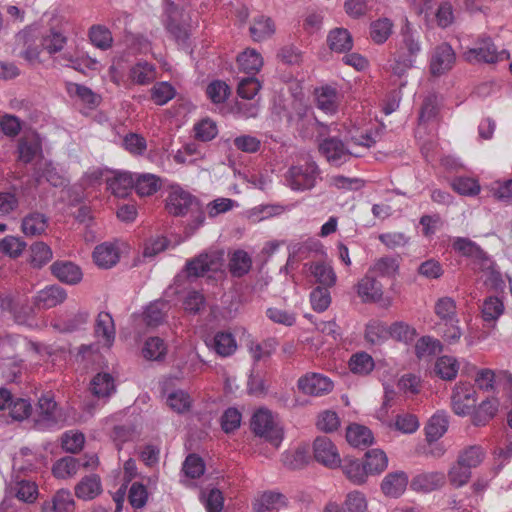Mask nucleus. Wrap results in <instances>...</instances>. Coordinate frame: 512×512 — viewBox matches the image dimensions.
I'll list each match as a JSON object with an SVG mask.
<instances>
[{
	"label": "nucleus",
	"instance_id": "nucleus-34",
	"mask_svg": "<svg viewBox=\"0 0 512 512\" xmlns=\"http://www.w3.org/2000/svg\"><path fill=\"white\" fill-rule=\"evenodd\" d=\"M249 31L254 41H263L275 33V24L270 17L260 15L253 19Z\"/></svg>",
	"mask_w": 512,
	"mask_h": 512
},
{
	"label": "nucleus",
	"instance_id": "nucleus-14",
	"mask_svg": "<svg viewBox=\"0 0 512 512\" xmlns=\"http://www.w3.org/2000/svg\"><path fill=\"white\" fill-rule=\"evenodd\" d=\"M36 33V29L27 28L19 32L16 36L17 43L23 45L24 48L20 56L30 64L40 62V49L39 46L35 44Z\"/></svg>",
	"mask_w": 512,
	"mask_h": 512
},
{
	"label": "nucleus",
	"instance_id": "nucleus-54",
	"mask_svg": "<svg viewBox=\"0 0 512 512\" xmlns=\"http://www.w3.org/2000/svg\"><path fill=\"white\" fill-rule=\"evenodd\" d=\"M13 491L19 500L26 503H33L38 496V486L30 480L16 481Z\"/></svg>",
	"mask_w": 512,
	"mask_h": 512
},
{
	"label": "nucleus",
	"instance_id": "nucleus-60",
	"mask_svg": "<svg viewBox=\"0 0 512 512\" xmlns=\"http://www.w3.org/2000/svg\"><path fill=\"white\" fill-rule=\"evenodd\" d=\"M485 453L480 446L474 445L464 449L459 457L458 462L470 469L477 467L484 459Z\"/></svg>",
	"mask_w": 512,
	"mask_h": 512
},
{
	"label": "nucleus",
	"instance_id": "nucleus-33",
	"mask_svg": "<svg viewBox=\"0 0 512 512\" xmlns=\"http://www.w3.org/2000/svg\"><path fill=\"white\" fill-rule=\"evenodd\" d=\"M309 271L315 277L316 282L321 284L322 287H332L336 283V274L328 262L318 261L311 263Z\"/></svg>",
	"mask_w": 512,
	"mask_h": 512
},
{
	"label": "nucleus",
	"instance_id": "nucleus-62",
	"mask_svg": "<svg viewBox=\"0 0 512 512\" xmlns=\"http://www.w3.org/2000/svg\"><path fill=\"white\" fill-rule=\"evenodd\" d=\"M175 96L174 87L168 82L156 83L151 89V98L157 105H164Z\"/></svg>",
	"mask_w": 512,
	"mask_h": 512
},
{
	"label": "nucleus",
	"instance_id": "nucleus-27",
	"mask_svg": "<svg viewBox=\"0 0 512 512\" xmlns=\"http://www.w3.org/2000/svg\"><path fill=\"white\" fill-rule=\"evenodd\" d=\"M128 78L133 84L148 85L156 79L155 66L146 61H139L130 68Z\"/></svg>",
	"mask_w": 512,
	"mask_h": 512
},
{
	"label": "nucleus",
	"instance_id": "nucleus-38",
	"mask_svg": "<svg viewBox=\"0 0 512 512\" xmlns=\"http://www.w3.org/2000/svg\"><path fill=\"white\" fill-rule=\"evenodd\" d=\"M448 428V418L445 413L438 412L428 421L425 431L428 441H437L441 438Z\"/></svg>",
	"mask_w": 512,
	"mask_h": 512
},
{
	"label": "nucleus",
	"instance_id": "nucleus-13",
	"mask_svg": "<svg viewBox=\"0 0 512 512\" xmlns=\"http://www.w3.org/2000/svg\"><path fill=\"white\" fill-rule=\"evenodd\" d=\"M357 294L363 302H378L383 295L381 283L369 271L357 283Z\"/></svg>",
	"mask_w": 512,
	"mask_h": 512
},
{
	"label": "nucleus",
	"instance_id": "nucleus-55",
	"mask_svg": "<svg viewBox=\"0 0 512 512\" xmlns=\"http://www.w3.org/2000/svg\"><path fill=\"white\" fill-rule=\"evenodd\" d=\"M26 248V242L20 237L8 235L0 240V252L10 258L19 257Z\"/></svg>",
	"mask_w": 512,
	"mask_h": 512
},
{
	"label": "nucleus",
	"instance_id": "nucleus-57",
	"mask_svg": "<svg viewBox=\"0 0 512 512\" xmlns=\"http://www.w3.org/2000/svg\"><path fill=\"white\" fill-rule=\"evenodd\" d=\"M308 112V107L297 98H292L289 107H283L282 116L291 124H298L303 120Z\"/></svg>",
	"mask_w": 512,
	"mask_h": 512
},
{
	"label": "nucleus",
	"instance_id": "nucleus-15",
	"mask_svg": "<svg viewBox=\"0 0 512 512\" xmlns=\"http://www.w3.org/2000/svg\"><path fill=\"white\" fill-rule=\"evenodd\" d=\"M52 274L61 282L74 285L82 280L80 267L70 261H56L51 267Z\"/></svg>",
	"mask_w": 512,
	"mask_h": 512
},
{
	"label": "nucleus",
	"instance_id": "nucleus-21",
	"mask_svg": "<svg viewBox=\"0 0 512 512\" xmlns=\"http://www.w3.org/2000/svg\"><path fill=\"white\" fill-rule=\"evenodd\" d=\"M48 217L38 211L30 212L21 221V231L25 236L34 237L45 233Z\"/></svg>",
	"mask_w": 512,
	"mask_h": 512
},
{
	"label": "nucleus",
	"instance_id": "nucleus-52",
	"mask_svg": "<svg viewBox=\"0 0 512 512\" xmlns=\"http://www.w3.org/2000/svg\"><path fill=\"white\" fill-rule=\"evenodd\" d=\"M66 90L70 96H77L90 107H95L99 104V96L87 86L69 82L66 85Z\"/></svg>",
	"mask_w": 512,
	"mask_h": 512
},
{
	"label": "nucleus",
	"instance_id": "nucleus-35",
	"mask_svg": "<svg viewBox=\"0 0 512 512\" xmlns=\"http://www.w3.org/2000/svg\"><path fill=\"white\" fill-rule=\"evenodd\" d=\"M67 37L55 29H49L41 36L40 46L49 55H55L63 50Z\"/></svg>",
	"mask_w": 512,
	"mask_h": 512
},
{
	"label": "nucleus",
	"instance_id": "nucleus-6",
	"mask_svg": "<svg viewBox=\"0 0 512 512\" xmlns=\"http://www.w3.org/2000/svg\"><path fill=\"white\" fill-rule=\"evenodd\" d=\"M62 419V414L54 396L48 392L38 399L35 425L40 430L55 427Z\"/></svg>",
	"mask_w": 512,
	"mask_h": 512
},
{
	"label": "nucleus",
	"instance_id": "nucleus-23",
	"mask_svg": "<svg viewBox=\"0 0 512 512\" xmlns=\"http://www.w3.org/2000/svg\"><path fill=\"white\" fill-rule=\"evenodd\" d=\"M453 249L464 257L471 258L484 264L488 261L487 254L474 241L465 237H457L452 244Z\"/></svg>",
	"mask_w": 512,
	"mask_h": 512
},
{
	"label": "nucleus",
	"instance_id": "nucleus-59",
	"mask_svg": "<svg viewBox=\"0 0 512 512\" xmlns=\"http://www.w3.org/2000/svg\"><path fill=\"white\" fill-rule=\"evenodd\" d=\"M51 248L44 242H36L31 246V264L33 267L41 268L52 259Z\"/></svg>",
	"mask_w": 512,
	"mask_h": 512
},
{
	"label": "nucleus",
	"instance_id": "nucleus-18",
	"mask_svg": "<svg viewBox=\"0 0 512 512\" xmlns=\"http://www.w3.org/2000/svg\"><path fill=\"white\" fill-rule=\"evenodd\" d=\"M408 484V476L403 471L388 473L381 483V490L385 496L397 498L404 493Z\"/></svg>",
	"mask_w": 512,
	"mask_h": 512
},
{
	"label": "nucleus",
	"instance_id": "nucleus-64",
	"mask_svg": "<svg viewBox=\"0 0 512 512\" xmlns=\"http://www.w3.org/2000/svg\"><path fill=\"white\" fill-rule=\"evenodd\" d=\"M52 510L53 512H74L75 503L70 491L62 489L54 495Z\"/></svg>",
	"mask_w": 512,
	"mask_h": 512
},
{
	"label": "nucleus",
	"instance_id": "nucleus-5",
	"mask_svg": "<svg viewBox=\"0 0 512 512\" xmlns=\"http://www.w3.org/2000/svg\"><path fill=\"white\" fill-rule=\"evenodd\" d=\"M253 432L278 447L283 439L282 428L274 421L272 413L267 409L257 410L251 420Z\"/></svg>",
	"mask_w": 512,
	"mask_h": 512
},
{
	"label": "nucleus",
	"instance_id": "nucleus-17",
	"mask_svg": "<svg viewBox=\"0 0 512 512\" xmlns=\"http://www.w3.org/2000/svg\"><path fill=\"white\" fill-rule=\"evenodd\" d=\"M206 345L221 357L232 355L237 349V343L232 333L219 331L206 340Z\"/></svg>",
	"mask_w": 512,
	"mask_h": 512
},
{
	"label": "nucleus",
	"instance_id": "nucleus-2",
	"mask_svg": "<svg viewBox=\"0 0 512 512\" xmlns=\"http://www.w3.org/2000/svg\"><path fill=\"white\" fill-rule=\"evenodd\" d=\"M463 58L468 63L492 64L508 60L510 54L505 49L498 50L490 37L482 36L475 41L473 47L463 52Z\"/></svg>",
	"mask_w": 512,
	"mask_h": 512
},
{
	"label": "nucleus",
	"instance_id": "nucleus-44",
	"mask_svg": "<svg viewBox=\"0 0 512 512\" xmlns=\"http://www.w3.org/2000/svg\"><path fill=\"white\" fill-rule=\"evenodd\" d=\"M363 463L369 474H379L386 469L388 458L382 450L372 449L366 452Z\"/></svg>",
	"mask_w": 512,
	"mask_h": 512
},
{
	"label": "nucleus",
	"instance_id": "nucleus-47",
	"mask_svg": "<svg viewBox=\"0 0 512 512\" xmlns=\"http://www.w3.org/2000/svg\"><path fill=\"white\" fill-rule=\"evenodd\" d=\"M309 462V454L306 448L299 447L282 454V463L285 467L296 470L306 466Z\"/></svg>",
	"mask_w": 512,
	"mask_h": 512
},
{
	"label": "nucleus",
	"instance_id": "nucleus-30",
	"mask_svg": "<svg viewBox=\"0 0 512 512\" xmlns=\"http://www.w3.org/2000/svg\"><path fill=\"white\" fill-rule=\"evenodd\" d=\"M93 259L97 266L111 268L119 261V252L113 244L103 243L95 247Z\"/></svg>",
	"mask_w": 512,
	"mask_h": 512
},
{
	"label": "nucleus",
	"instance_id": "nucleus-46",
	"mask_svg": "<svg viewBox=\"0 0 512 512\" xmlns=\"http://www.w3.org/2000/svg\"><path fill=\"white\" fill-rule=\"evenodd\" d=\"M90 317L88 311L80 310L71 316L66 318H60L55 327L63 332H73L83 327Z\"/></svg>",
	"mask_w": 512,
	"mask_h": 512
},
{
	"label": "nucleus",
	"instance_id": "nucleus-63",
	"mask_svg": "<svg viewBox=\"0 0 512 512\" xmlns=\"http://www.w3.org/2000/svg\"><path fill=\"white\" fill-rule=\"evenodd\" d=\"M206 94L213 103L220 104L230 95V87L224 81L215 80L207 86Z\"/></svg>",
	"mask_w": 512,
	"mask_h": 512
},
{
	"label": "nucleus",
	"instance_id": "nucleus-53",
	"mask_svg": "<svg viewBox=\"0 0 512 512\" xmlns=\"http://www.w3.org/2000/svg\"><path fill=\"white\" fill-rule=\"evenodd\" d=\"M459 365L455 358L442 356L435 363V373L444 380H452L458 373Z\"/></svg>",
	"mask_w": 512,
	"mask_h": 512
},
{
	"label": "nucleus",
	"instance_id": "nucleus-40",
	"mask_svg": "<svg viewBox=\"0 0 512 512\" xmlns=\"http://www.w3.org/2000/svg\"><path fill=\"white\" fill-rule=\"evenodd\" d=\"M393 22L389 18H380L370 24V37L375 44L385 43L393 32Z\"/></svg>",
	"mask_w": 512,
	"mask_h": 512
},
{
	"label": "nucleus",
	"instance_id": "nucleus-28",
	"mask_svg": "<svg viewBox=\"0 0 512 512\" xmlns=\"http://www.w3.org/2000/svg\"><path fill=\"white\" fill-rule=\"evenodd\" d=\"M101 491V480L96 474L85 476L75 487V495L83 500H91L98 496Z\"/></svg>",
	"mask_w": 512,
	"mask_h": 512
},
{
	"label": "nucleus",
	"instance_id": "nucleus-25",
	"mask_svg": "<svg viewBox=\"0 0 512 512\" xmlns=\"http://www.w3.org/2000/svg\"><path fill=\"white\" fill-rule=\"evenodd\" d=\"M95 335L101 342L110 347L115 339V326L112 316L108 312H100L95 323Z\"/></svg>",
	"mask_w": 512,
	"mask_h": 512
},
{
	"label": "nucleus",
	"instance_id": "nucleus-37",
	"mask_svg": "<svg viewBox=\"0 0 512 512\" xmlns=\"http://www.w3.org/2000/svg\"><path fill=\"white\" fill-rule=\"evenodd\" d=\"M240 69L247 74H256L263 66V58L254 49H247L237 57Z\"/></svg>",
	"mask_w": 512,
	"mask_h": 512
},
{
	"label": "nucleus",
	"instance_id": "nucleus-32",
	"mask_svg": "<svg viewBox=\"0 0 512 512\" xmlns=\"http://www.w3.org/2000/svg\"><path fill=\"white\" fill-rule=\"evenodd\" d=\"M327 41L330 49L338 53L347 52L353 47L352 36L345 28H335L331 30Z\"/></svg>",
	"mask_w": 512,
	"mask_h": 512
},
{
	"label": "nucleus",
	"instance_id": "nucleus-7",
	"mask_svg": "<svg viewBox=\"0 0 512 512\" xmlns=\"http://www.w3.org/2000/svg\"><path fill=\"white\" fill-rule=\"evenodd\" d=\"M313 453L315 460L328 468H337L341 464L338 449L327 436H319L314 440Z\"/></svg>",
	"mask_w": 512,
	"mask_h": 512
},
{
	"label": "nucleus",
	"instance_id": "nucleus-26",
	"mask_svg": "<svg viewBox=\"0 0 512 512\" xmlns=\"http://www.w3.org/2000/svg\"><path fill=\"white\" fill-rule=\"evenodd\" d=\"M162 186V180L159 176L151 173L136 174L134 177V186L136 193L141 196H151L155 194Z\"/></svg>",
	"mask_w": 512,
	"mask_h": 512
},
{
	"label": "nucleus",
	"instance_id": "nucleus-22",
	"mask_svg": "<svg viewBox=\"0 0 512 512\" xmlns=\"http://www.w3.org/2000/svg\"><path fill=\"white\" fill-rule=\"evenodd\" d=\"M284 506H286L284 495L273 491L262 493L253 502L254 512H277Z\"/></svg>",
	"mask_w": 512,
	"mask_h": 512
},
{
	"label": "nucleus",
	"instance_id": "nucleus-36",
	"mask_svg": "<svg viewBox=\"0 0 512 512\" xmlns=\"http://www.w3.org/2000/svg\"><path fill=\"white\" fill-rule=\"evenodd\" d=\"M252 267V259L244 250H236L229 260V271L234 277L246 275Z\"/></svg>",
	"mask_w": 512,
	"mask_h": 512
},
{
	"label": "nucleus",
	"instance_id": "nucleus-10",
	"mask_svg": "<svg viewBox=\"0 0 512 512\" xmlns=\"http://www.w3.org/2000/svg\"><path fill=\"white\" fill-rule=\"evenodd\" d=\"M319 151L333 165H341L346 162L351 155L356 154L336 137H329L322 141Z\"/></svg>",
	"mask_w": 512,
	"mask_h": 512
},
{
	"label": "nucleus",
	"instance_id": "nucleus-8",
	"mask_svg": "<svg viewBox=\"0 0 512 512\" xmlns=\"http://www.w3.org/2000/svg\"><path fill=\"white\" fill-rule=\"evenodd\" d=\"M451 403L453 411L460 416L471 413L476 404V391L470 384L456 385L452 396Z\"/></svg>",
	"mask_w": 512,
	"mask_h": 512
},
{
	"label": "nucleus",
	"instance_id": "nucleus-48",
	"mask_svg": "<svg viewBox=\"0 0 512 512\" xmlns=\"http://www.w3.org/2000/svg\"><path fill=\"white\" fill-rule=\"evenodd\" d=\"M499 403L496 399H487L482 401L479 405L478 409L475 411L473 415V423L476 426L485 425L490 419H492L497 410Z\"/></svg>",
	"mask_w": 512,
	"mask_h": 512
},
{
	"label": "nucleus",
	"instance_id": "nucleus-39",
	"mask_svg": "<svg viewBox=\"0 0 512 512\" xmlns=\"http://www.w3.org/2000/svg\"><path fill=\"white\" fill-rule=\"evenodd\" d=\"M365 339L373 345H380L389 339V326L378 320H371L365 329Z\"/></svg>",
	"mask_w": 512,
	"mask_h": 512
},
{
	"label": "nucleus",
	"instance_id": "nucleus-1",
	"mask_svg": "<svg viewBox=\"0 0 512 512\" xmlns=\"http://www.w3.org/2000/svg\"><path fill=\"white\" fill-rule=\"evenodd\" d=\"M400 35L401 41L390 65L392 72L399 77L413 67L416 57L421 51L419 34L407 20L401 28Z\"/></svg>",
	"mask_w": 512,
	"mask_h": 512
},
{
	"label": "nucleus",
	"instance_id": "nucleus-11",
	"mask_svg": "<svg viewBox=\"0 0 512 512\" xmlns=\"http://www.w3.org/2000/svg\"><path fill=\"white\" fill-rule=\"evenodd\" d=\"M455 52L448 43L438 45L431 56L430 71L435 76H440L449 71L455 63Z\"/></svg>",
	"mask_w": 512,
	"mask_h": 512
},
{
	"label": "nucleus",
	"instance_id": "nucleus-20",
	"mask_svg": "<svg viewBox=\"0 0 512 512\" xmlns=\"http://www.w3.org/2000/svg\"><path fill=\"white\" fill-rule=\"evenodd\" d=\"M446 481L442 472H424L416 475L411 481V487L415 491L431 492L439 489Z\"/></svg>",
	"mask_w": 512,
	"mask_h": 512
},
{
	"label": "nucleus",
	"instance_id": "nucleus-4",
	"mask_svg": "<svg viewBox=\"0 0 512 512\" xmlns=\"http://www.w3.org/2000/svg\"><path fill=\"white\" fill-rule=\"evenodd\" d=\"M165 208L170 215L182 217L189 212L199 210V200L189 191L175 184L168 191Z\"/></svg>",
	"mask_w": 512,
	"mask_h": 512
},
{
	"label": "nucleus",
	"instance_id": "nucleus-24",
	"mask_svg": "<svg viewBox=\"0 0 512 512\" xmlns=\"http://www.w3.org/2000/svg\"><path fill=\"white\" fill-rule=\"evenodd\" d=\"M346 478L355 485L366 482L369 475L365 465L358 459L345 457L340 466Z\"/></svg>",
	"mask_w": 512,
	"mask_h": 512
},
{
	"label": "nucleus",
	"instance_id": "nucleus-31",
	"mask_svg": "<svg viewBox=\"0 0 512 512\" xmlns=\"http://www.w3.org/2000/svg\"><path fill=\"white\" fill-rule=\"evenodd\" d=\"M317 107L326 114H335L338 110V93L330 86L316 90Z\"/></svg>",
	"mask_w": 512,
	"mask_h": 512
},
{
	"label": "nucleus",
	"instance_id": "nucleus-16",
	"mask_svg": "<svg viewBox=\"0 0 512 512\" xmlns=\"http://www.w3.org/2000/svg\"><path fill=\"white\" fill-rule=\"evenodd\" d=\"M220 266L219 259L216 255L202 253L196 258L190 260L186 264L188 276L200 277L206 272L216 271Z\"/></svg>",
	"mask_w": 512,
	"mask_h": 512
},
{
	"label": "nucleus",
	"instance_id": "nucleus-19",
	"mask_svg": "<svg viewBox=\"0 0 512 512\" xmlns=\"http://www.w3.org/2000/svg\"><path fill=\"white\" fill-rule=\"evenodd\" d=\"M108 189L119 198L126 197L134 186V176L130 172L117 171L106 180Z\"/></svg>",
	"mask_w": 512,
	"mask_h": 512
},
{
	"label": "nucleus",
	"instance_id": "nucleus-9",
	"mask_svg": "<svg viewBox=\"0 0 512 512\" xmlns=\"http://www.w3.org/2000/svg\"><path fill=\"white\" fill-rule=\"evenodd\" d=\"M297 387L304 394L322 396L332 391L333 382L328 377L313 372L300 377Z\"/></svg>",
	"mask_w": 512,
	"mask_h": 512
},
{
	"label": "nucleus",
	"instance_id": "nucleus-61",
	"mask_svg": "<svg viewBox=\"0 0 512 512\" xmlns=\"http://www.w3.org/2000/svg\"><path fill=\"white\" fill-rule=\"evenodd\" d=\"M310 302L313 310L324 312L331 304V295L326 287L318 286L310 293Z\"/></svg>",
	"mask_w": 512,
	"mask_h": 512
},
{
	"label": "nucleus",
	"instance_id": "nucleus-58",
	"mask_svg": "<svg viewBox=\"0 0 512 512\" xmlns=\"http://www.w3.org/2000/svg\"><path fill=\"white\" fill-rule=\"evenodd\" d=\"M168 406L177 413H184L191 407V397L184 390H175L168 394L166 400Z\"/></svg>",
	"mask_w": 512,
	"mask_h": 512
},
{
	"label": "nucleus",
	"instance_id": "nucleus-45",
	"mask_svg": "<svg viewBox=\"0 0 512 512\" xmlns=\"http://www.w3.org/2000/svg\"><path fill=\"white\" fill-rule=\"evenodd\" d=\"M375 363L368 353L360 352L351 356L349 360V368L354 374L366 376L372 372Z\"/></svg>",
	"mask_w": 512,
	"mask_h": 512
},
{
	"label": "nucleus",
	"instance_id": "nucleus-50",
	"mask_svg": "<svg viewBox=\"0 0 512 512\" xmlns=\"http://www.w3.org/2000/svg\"><path fill=\"white\" fill-rule=\"evenodd\" d=\"M89 38L92 44L101 50L109 49L113 43L110 30L102 25H93L89 29Z\"/></svg>",
	"mask_w": 512,
	"mask_h": 512
},
{
	"label": "nucleus",
	"instance_id": "nucleus-42",
	"mask_svg": "<svg viewBox=\"0 0 512 512\" xmlns=\"http://www.w3.org/2000/svg\"><path fill=\"white\" fill-rule=\"evenodd\" d=\"M346 439L354 447L366 446L372 443V432L365 426L352 424L347 428Z\"/></svg>",
	"mask_w": 512,
	"mask_h": 512
},
{
	"label": "nucleus",
	"instance_id": "nucleus-41",
	"mask_svg": "<svg viewBox=\"0 0 512 512\" xmlns=\"http://www.w3.org/2000/svg\"><path fill=\"white\" fill-rule=\"evenodd\" d=\"M168 302L164 300H157L150 303L144 312V321L148 326L160 325L165 317L168 310Z\"/></svg>",
	"mask_w": 512,
	"mask_h": 512
},
{
	"label": "nucleus",
	"instance_id": "nucleus-49",
	"mask_svg": "<svg viewBox=\"0 0 512 512\" xmlns=\"http://www.w3.org/2000/svg\"><path fill=\"white\" fill-rule=\"evenodd\" d=\"M399 268L397 260L393 257H381L377 259L368 271L374 276L392 277Z\"/></svg>",
	"mask_w": 512,
	"mask_h": 512
},
{
	"label": "nucleus",
	"instance_id": "nucleus-43",
	"mask_svg": "<svg viewBox=\"0 0 512 512\" xmlns=\"http://www.w3.org/2000/svg\"><path fill=\"white\" fill-rule=\"evenodd\" d=\"M80 467V459L72 456H66L59 459L52 468V473L56 478L66 479L74 476Z\"/></svg>",
	"mask_w": 512,
	"mask_h": 512
},
{
	"label": "nucleus",
	"instance_id": "nucleus-29",
	"mask_svg": "<svg viewBox=\"0 0 512 512\" xmlns=\"http://www.w3.org/2000/svg\"><path fill=\"white\" fill-rule=\"evenodd\" d=\"M115 380L113 376L107 372L96 374L90 382V390L92 394L98 398H107L115 392Z\"/></svg>",
	"mask_w": 512,
	"mask_h": 512
},
{
	"label": "nucleus",
	"instance_id": "nucleus-56",
	"mask_svg": "<svg viewBox=\"0 0 512 512\" xmlns=\"http://www.w3.org/2000/svg\"><path fill=\"white\" fill-rule=\"evenodd\" d=\"M167 351L166 344L159 337H150L146 340L142 353L148 360H161Z\"/></svg>",
	"mask_w": 512,
	"mask_h": 512
},
{
	"label": "nucleus",
	"instance_id": "nucleus-51",
	"mask_svg": "<svg viewBox=\"0 0 512 512\" xmlns=\"http://www.w3.org/2000/svg\"><path fill=\"white\" fill-rule=\"evenodd\" d=\"M503 312V302L494 296L487 297L481 307L482 318L485 322H495Z\"/></svg>",
	"mask_w": 512,
	"mask_h": 512
},
{
	"label": "nucleus",
	"instance_id": "nucleus-3",
	"mask_svg": "<svg viewBox=\"0 0 512 512\" xmlns=\"http://www.w3.org/2000/svg\"><path fill=\"white\" fill-rule=\"evenodd\" d=\"M319 177L320 169L314 161L292 166L285 175L288 186L295 191L311 190Z\"/></svg>",
	"mask_w": 512,
	"mask_h": 512
},
{
	"label": "nucleus",
	"instance_id": "nucleus-12",
	"mask_svg": "<svg viewBox=\"0 0 512 512\" xmlns=\"http://www.w3.org/2000/svg\"><path fill=\"white\" fill-rule=\"evenodd\" d=\"M66 298L67 293L64 288L58 285H51L38 291L33 303L38 309H50L63 303Z\"/></svg>",
	"mask_w": 512,
	"mask_h": 512
}]
</instances>
